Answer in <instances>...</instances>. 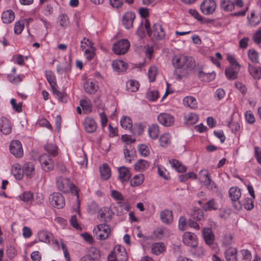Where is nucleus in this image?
Segmentation results:
<instances>
[{"mask_svg": "<svg viewBox=\"0 0 261 261\" xmlns=\"http://www.w3.org/2000/svg\"><path fill=\"white\" fill-rule=\"evenodd\" d=\"M56 185L59 190L64 193H68L71 192L76 197L77 204L76 207L74 209L75 212L78 213L79 216L80 214V201L79 190L76 186L71 183L68 178L63 177H59L56 179Z\"/></svg>", "mask_w": 261, "mask_h": 261, "instance_id": "f257e3e1", "label": "nucleus"}, {"mask_svg": "<svg viewBox=\"0 0 261 261\" xmlns=\"http://www.w3.org/2000/svg\"><path fill=\"white\" fill-rule=\"evenodd\" d=\"M172 63L174 67L179 69H188L194 66L192 59L183 55L175 56L172 59Z\"/></svg>", "mask_w": 261, "mask_h": 261, "instance_id": "f03ea898", "label": "nucleus"}, {"mask_svg": "<svg viewBox=\"0 0 261 261\" xmlns=\"http://www.w3.org/2000/svg\"><path fill=\"white\" fill-rule=\"evenodd\" d=\"M93 45L92 42L86 38L81 41V48L84 52V56L88 61L91 60L95 56V48Z\"/></svg>", "mask_w": 261, "mask_h": 261, "instance_id": "7ed1b4c3", "label": "nucleus"}, {"mask_svg": "<svg viewBox=\"0 0 261 261\" xmlns=\"http://www.w3.org/2000/svg\"><path fill=\"white\" fill-rule=\"evenodd\" d=\"M229 196L234 208L237 210L243 208L242 202L239 199L241 196V190L237 187H232L229 190Z\"/></svg>", "mask_w": 261, "mask_h": 261, "instance_id": "20e7f679", "label": "nucleus"}, {"mask_svg": "<svg viewBox=\"0 0 261 261\" xmlns=\"http://www.w3.org/2000/svg\"><path fill=\"white\" fill-rule=\"evenodd\" d=\"M93 231L98 239L103 240L109 237L111 233V229L108 224L103 223L97 225Z\"/></svg>", "mask_w": 261, "mask_h": 261, "instance_id": "39448f33", "label": "nucleus"}, {"mask_svg": "<svg viewBox=\"0 0 261 261\" xmlns=\"http://www.w3.org/2000/svg\"><path fill=\"white\" fill-rule=\"evenodd\" d=\"M130 46L129 42L127 39H121L118 41L113 45V51L117 55L125 54Z\"/></svg>", "mask_w": 261, "mask_h": 261, "instance_id": "423d86ee", "label": "nucleus"}, {"mask_svg": "<svg viewBox=\"0 0 261 261\" xmlns=\"http://www.w3.org/2000/svg\"><path fill=\"white\" fill-rule=\"evenodd\" d=\"M9 149L10 152L16 158H21L23 155L22 144L18 140H14L10 142Z\"/></svg>", "mask_w": 261, "mask_h": 261, "instance_id": "0eeeda50", "label": "nucleus"}, {"mask_svg": "<svg viewBox=\"0 0 261 261\" xmlns=\"http://www.w3.org/2000/svg\"><path fill=\"white\" fill-rule=\"evenodd\" d=\"M51 204L57 208H63L65 205V200L62 194L55 192L49 197Z\"/></svg>", "mask_w": 261, "mask_h": 261, "instance_id": "6e6552de", "label": "nucleus"}, {"mask_svg": "<svg viewBox=\"0 0 261 261\" xmlns=\"http://www.w3.org/2000/svg\"><path fill=\"white\" fill-rule=\"evenodd\" d=\"M111 253H113V255L117 261H126L128 259V255L125 248L120 245H115L114 250Z\"/></svg>", "mask_w": 261, "mask_h": 261, "instance_id": "1a4fd4ad", "label": "nucleus"}, {"mask_svg": "<svg viewBox=\"0 0 261 261\" xmlns=\"http://www.w3.org/2000/svg\"><path fill=\"white\" fill-rule=\"evenodd\" d=\"M216 8V3L214 0H204L200 5V10L205 15L213 13Z\"/></svg>", "mask_w": 261, "mask_h": 261, "instance_id": "9d476101", "label": "nucleus"}, {"mask_svg": "<svg viewBox=\"0 0 261 261\" xmlns=\"http://www.w3.org/2000/svg\"><path fill=\"white\" fill-rule=\"evenodd\" d=\"M158 121L162 125L166 127L171 126L174 122V116L168 113H161L157 117Z\"/></svg>", "mask_w": 261, "mask_h": 261, "instance_id": "9b49d317", "label": "nucleus"}, {"mask_svg": "<svg viewBox=\"0 0 261 261\" xmlns=\"http://www.w3.org/2000/svg\"><path fill=\"white\" fill-rule=\"evenodd\" d=\"M39 161L42 168L45 171H49L53 169L54 162L49 155L46 153L41 154L39 157Z\"/></svg>", "mask_w": 261, "mask_h": 261, "instance_id": "f8f14e48", "label": "nucleus"}, {"mask_svg": "<svg viewBox=\"0 0 261 261\" xmlns=\"http://www.w3.org/2000/svg\"><path fill=\"white\" fill-rule=\"evenodd\" d=\"M182 242L186 246L195 248L197 245V238L194 233L187 231L182 235Z\"/></svg>", "mask_w": 261, "mask_h": 261, "instance_id": "ddd939ff", "label": "nucleus"}, {"mask_svg": "<svg viewBox=\"0 0 261 261\" xmlns=\"http://www.w3.org/2000/svg\"><path fill=\"white\" fill-rule=\"evenodd\" d=\"M118 179L121 183H126L130 180L132 174L128 168L121 166L118 168Z\"/></svg>", "mask_w": 261, "mask_h": 261, "instance_id": "4468645a", "label": "nucleus"}, {"mask_svg": "<svg viewBox=\"0 0 261 261\" xmlns=\"http://www.w3.org/2000/svg\"><path fill=\"white\" fill-rule=\"evenodd\" d=\"M135 14L132 12L125 13L122 17V23L125 29L129 30L133 28Z\"/></svg>", "mask_w": 261, "mask_h": 261, "instance_id": "2eb2a0df", "label": "nucleus"}, {"mask_svg": "<svg viewBox=\"0 0 261 261\" xmlns=\"http://www.w3.org/2000/svg\"><path fill=\"white\" fill-rule=\"evenodd\" d=\"M85 92L89 94H94L98 89L97 82L95 80H87L84 84Z\"/></svg>", "mask_w": 261, "mask_h": 261, "instance_id": "dca6fc26", "label": "nucleus"}, {"mask_svg": "<svg viewBox=\"0 0 261 261\" xmlns=\"http://www.w3.org/2000/svg\"><path fill=\"white\" fill-rule=\"evenodd\" d=\"M240 66H230L226 68L225 70V74L229 80H234L238 77L240 71Z\"/></svg>", "mask_w": 261, "mask_h": 261, "instance_id": "f3484780", "label": "nucleus"}, {"mask_svg": "<svg viewBox=\"0 0 261 261\" xmlns=\"http://www.w3.org/2000/svg\"><path fill=\"white\" fill-rule=\"evenodd\" d=\"M0 131L4 135H8L12 131L11 122L6 117L0 118Z\"/></svg>", "mask_w": 261, "mask_h": 261, "instance_id": "a211bd4d", "label": "nucleus"}, {"mask_svg": "<svg viewBox=\"0 0 261 261\" xmlns=\"http://www.w3.org/2000/svg\"><path fill=\"white\" fill-rule=\"evenodd\" d=\"M153 34L154 38L157 40L163 39L165 36V31L160 23H155L153 25L152 31L151 34Z\"/></svg>", "mask_w": 261, "mask_h": 261, "instance_id": "6ab92c4d", "label": "nucleus"}, {"mask_svg": "<svg viewBox=\"0 0 261 261\" xmlns=\"http://www.w3.org/2000/svg\"><path fill=\"white\" fill-rule=\"evenodd\" d=\"M85 130L88 133H94L97 128L95 120L90 117L86 118L83 123Z\"/></svg>", "mask_w": 261, "mask_h": 261, "instance_id": "aec40b11", "label": "nucleus"}, {"mask_svg": "<svg viewBox=\"0 0 261 261\" xmlns=\"http://www.w3.org/2000/svg\"><path fill=\"white\" fill-rule=\"evenodd\" d=\"M24 174L29 178H31L35 174L34 165L32 162H26L23 166Z\"/></svg>", "mask_w": 261, "mask_h": 261, "instance_id": "412c9836", "label": "nucleus"}, {"mask_svg": "<svg viewBox=\"0 0 261 261\" xmlns=\"http://www.w3.org/2000/svg\"><path fill=\"white\" fill-rule=\"evenodd\" d=\"M162 222L165 224H170L173 221V213L172 211L166 209L160 213Z\"/></svg>", "mask_w": 261, "mask_h": 261, "instance_id": "4be33fe9", "label": "nucleus"}, {"mask_svg": "<svg viewBox=\"0 0 261 261\" xmlns=\"http://www.w3.org/2000/svg\"><path fill=\"white\" fill-rule=\"evenodd\" d=\"M112 65L114 70L119 73L125 71L127 68V64L120 60L114 61Z\"/></svg>", "mask_w": 261, "mask_h": 261, "instance_id": "5701e85b", "label": "nucleus"}, {"mask_svg": "<svg viewBox=\"0 0 261 261\" xmlns=\"http://www.w3.org/2000/svg\"><path fill=\"white\" fill-rule=\"evenodd\" d=\"M183 104L191 109H196L198 107V102L196 99L192 96H187L183 99Z\"/></svg>", "mask_w": 261, "mask_h": 261, "instance_id": "b1692460", "label": "nucleus"}, {"mask_svg": "<svg viewBox=\"0 0 261 261\" xmlns=\"http://www.w3.org/2000/svg\"><path fill=\"white\" fill-rule=\"evenodd\" d=\"M165 249L166 246L163 242L154 243L151 246V253L156 255L161 254Z\"/></svg>", "mask_w": 261, "mask_h": 261, "instance_id": "393cba45", "label": "nucleus"}, {"mask_svg": "<svg viewBox=\"0 0 261 261\" xmlns=\"http://www.w3.org/2000/svg\"><path fill=\"white\" fill-rule=\"evenodd\" d=\"M248 70L250 75L254 79L259 80L261 79V68L259 66L249 64Z\"/></svg>", "mask_w": 261, "mask_h": 261, "instance_id": "a878e982", "label": "nucleus"}, {"mask_svg": "<svg viewBox=\"0 0 261 261\" xmlns=\"http://www.w3.org/2000/svg\"><path fill=\"white\" fill-rule=\"evenodd\" d=\"M248 21L251 26H255L261 21V14L259 13H255L253 11L250 16L247 17Z\"/></svg>", "mask_w": 261, "mask_h": 261, "instance_id": "bb28decb", "label": "nucleus"}, {"mask_svg": "<svg viewBox=\"0 0 261 261\" xmlns=\"http://www.w3.org/2000/svg\"><path fill=\"white\" fill-rule=\"evenodd\" d=\"M11 172L16 179L20 180L23 177V168L21 169L20 165L18 164L13 165L12 167Z\"/></svg>", "mask_w": 261, "mask_h": 261, "instance_id": "cd10ccee", "label": "nucleus"}, {"mask_svg": "<svg viewBox=\"0 0 261 261\" xmlns=\"http://www.w3.org/2000/svg\"><path fill=\"white\" fill-rule=\"evenodd\" d=\"M76 162L77 164H79L81 166L85 165L86 167L87 166L88 164V160L87 156L84 151L82 150H79L76 153Z\"/></svg>", "mask_w": 261, "mask_h": 261, "instance_id": "c85d7f7f", "label": "nucleus"}, {"mask_svg": "<svg viewBox=\"0 0 261 261\" xmlns=\"http://www.w3.org/2000/svg\"><path fill=\"white\" fill-rule=\"evenodd\" d=\"M15 18L14 12L11 10H8L4 11L2 15V20L5 23L12 22Z\"/></svg>", "mask_w": 261, "mask_h": 261, "instance_id": "c756f323", "label": "nucleus"}, {"mask_svg": "<svg viewBox=\"0 0 261 261\" xmlns=\"http://www.w3.org/2000/svg\"><path fill=\"white\" fill-rule=\"evenodd\" d=\"M121 126L125 129H128L130 132L133 133V122L131 118L128 116H124L120 119Z\"/></svg>", "mask_w": 261, "mask_h": 261, "instance_id": "7c9ffc66", "label": "nucleus"}, {"mask_svg": "<svg viewBox=\"0 0 261 261\" xmlns=\"http://www.w3.org/2000/svg\"><path fill=\"white\" fill-rule=\"evenodd\" d=\"M171 166L178 172H185L187 168L180 162L176 159H172L169 161Z\"/></svg>", "mask_w": 261, "mask_h": 261, "instance_id": "2f4dec72", "label": "nucleus"}, {"mask_svg": "<svg viewBox=\"0 0 261 261\" xmlns=\"http://www.w3.org/2000/svg\"><path fill=\"white\" fill-rule=\"evenodd\" d=\"M148 134L151 139H156L159 134V127L158 125L153 124L149 126L148 128Z\"/></svg>", "mask_w": 261, "mask_h": 261, "instance_id": "473e14b6", "label": "nucleus"}, {"mask_svg": "<svg viewBox=\"0 0 261 261\" xmlns=\"http://www.w3.org/2000/svg\"><path fill=\"white\" fill-rule=\"evenodd\" d=\"M203 235L205 243L208 245H212L214 241V235L211 229L204 228L203 230Z\"/></svg>", "mask_w": 261, "mask_h": 261, "instance_id": "72a5a7b5", "label": "nucleus"}, {"mask_svg": "<svg viewBox=\"0 0 261 261\" xmlns=\"http://www.w3.org/2000/svg\"><path fill=\"white\" fill-rule=\"evenodd\" d=\"M139 84L134 80H129L126 83V90L129 92H135L138 91Z\"/></svg>", "mask_w": 261, "mask_h": 261, "instance_id": "f704fd0d", "label": "nucleus"}, {"mask_svg": "<svg viewBox=\"0 0 261 261\" xmlns=\"http://www.w3.org/2000/svg\"><path fill=\"white\" fill-rule=\"evenodd\" d=\"M237 249L234 248H228L225 253V258L227 261H237Z\"/></svg>", "mask_w": 261, "mask_h": 261, "instance_id": "c9c22d12", "label": "nucleus"}, {"mask_svg": "<svg viewBox=\"0 0 261 261\" xmlns=\"http://www.w3.org/2000/svg\"><path fill=\"white\" fill-rule=\"evenodd\" d=\"M149 167L148 162L144 160H139L134 165L135 170L137 171H143Z\"/></svg>", "mask_w": 261, "mask_h": 261, "instance_id": "e433bc0d", "label": "nucleus"}, {"mask_svg": "<svg viewBox=\"0 0 261 261\" xmlns=\"http://www.w3.org/2000/svg\"><path fill=\"white\" fill-rule=\"evenodd\" d=\"M198 120V116L194 113H189L184 117L185 123L189 125H193L196 123Z\"/></svg>", "mask_w": 261, "mask_h": 261, "instance_id": "4c0bfd02", "label": "nucleus"}, {"mask_svg": "<svg viewBox=\"0 0 261 261\" xmlns=\"http://www.w3.org/2000/svg\"><path fill=\"white\" fill-rule=\"evenodd\" d=\"M171 136L169 133L163 134L159 139L160 145L163 147L167 146L171 143Z\"/></svg>", "mask_w": 261, "mask_h": 261, "instance_id": "58836bf2", "label": "nucleus"}, {"mask_svg": "<svg viewBox=\"0 0 261 261\" xmlns=\"http://www.w3.org/2000/svg\"><path fill=\"white\" fill-rule=\"evenodd\" d=\"M38 237L40 242L49 243L51 234L45 230H41L38 232Z\"/></svg>", "mask_w": 261, "mask_h": 261, "instance_id": "ea45409f", "label": "nucleus"}, {"mask_svg": "<svg viewBox=\"0 0 261 261\" xmlns=\"http://www.w3.org/2000/svg\"><path fill=\"white\" fill-rule=\"evenodd\" d=\"M219 205L214 199H211L205 203L202 207L205 211L216 210L218 208Z\"/></svg>", "mask_w": 261, "mask_h": 261, "instance_id": "a19ab883", "label": "nucleus"}, {"mask_svg": "<svg viewBox=\"0 0 261 261\" xmlns=\"http://www.w3.org/2000/svg\"><path fill=\"white\" fill-rule=\"evenodd\" d=\"M100 175L102 179L107 180L111 176V170L107 164H103L102 166L100 168Z\"/></svg>", "mask_w": 261, "mask_h": 261, "instance_id": "79ce46f5", "label": "nucleus"}, {"mask_svg": "<svg viewBox=\"0 0 261 261\" xmlns=\"http://www.w3.org/2000/svg\"><path fill=\"white\" fill-rule=\"evenodd\" d=\"M45 76L47 82L49 83L51 88L57 86L56 76L51 71H46Z\"/></svg>", "mask_w": 261, "mask_h": 261, "instance_id": "37998d69", "label": "nucleus"}, {"mask_svg": "<svg viewBox=\"0 0 261 261\" xmlns=\"http://www.w3.org/2000/svg\"><path fill=\"white\" fill-rule=\"evenodd\" d=\"M144 179V175L142 174H138L135 175L130 180V185L132 187L138 186L141 185Z\"/></svg>", "mask_w": 261, "mask_h": 261, "instance_id": "c03bdc74", "label": "nucleus"}, {"mask_svg": "<svg viewBox=\"0 0 261 261\" xmlns=\"http://www.w3.org/2000/svg\"><path fill=\"white\" fill-rule=\"evenodd\" d=\"M19 199L25 203H30L33 199V194L30 191H25L19 195Z\"/></svg>", "mask_w": 261, "mask_h": 261, "instance_id": "a18cd8bd", "label": "nucleus"}, {"mask_svg": "<svg viewBox=\"0 0 261 261\" xmlns=\"http://www.w3.org/2000/svg\"><path fill=\"white\" fill-rule=\"evenodd\" d=\"M26 20H21L15 22L14 32L15 34L19 35L21 33L24 28Z\"/></svg>", "mask_w": 261, "mask_h": 261, "instance_id": "49530a36", "label": "nucleus"}, {"mask_svg": "<svg viewBox=\"0 0 261 261\" xmlns=\"http://www.w3.org/2000/svg\"><path fill=\"white\" fill-rule=\"evenodd\" d=\"M248 57L249 60L253 63H258V54L254 49H250L248 51Z\"/></svg>", "mask_w": 261, "mask_h": 261, "instance_id": "de8ad7c7", "label": "nucleus"}, {"mask_svg": "<svg viewBox=\"0 0 261 261\" xmlns=\"http://www.w3.org/2000/svg\"><path fill=\"white\" fill-rule=\"evenodd\" d=\"M221 7L225 11H231L234 8V5L230 0H221Z\"/></svg>", "mask_w": 261, "mask_h": 261, "instance_id": "09e8293b", "label": "nucleus"}, {"mask_svg": "<svg viewBox=\"0 0 261 261\" xmlns=\"http://www.w3.org/2000/svg\"><path fill=\"white\" fill-rule=\"evenodd\" d=\"M45 150L53 156H55L58 153L57 146L52 143L47 144L44 146Z\"/></svg>", "mask_w": 261, "mask_h": 261, "instance_id": "8fccbe9b", "label": "nucleus"}, {"mask_svg": "<svg viewBox=\"0 0 261 261\" xmlns=\"http://www.w3.org/2000/svg\"><path fill=\"white\" fill-rule=\"evenodd\" d=\"M80 106L86 113H89L91 111V103L90 100L82 99L80 101Z\"/></svg>", "mask_w": 261, "mask_h": 261, "instance_id": "3c124183", "label": "nucleus"}, {"mask_svg": "<svg viewBox=\"0 0 261 261\" xmlns=\"http://www.w3.org/2000/svg\"><path fill=\"white\" fill-rule=\"evenodd\" d=\"M158 73V70L155 66H151L148 71V79L150 82H153L155 81L156 75Z\"/></svg>", "mask_w": 261, "mask_h": 261, "instance_id": "603ef678", "label": "nucleus"}, {"mask_svg": "<svg viewBox=\"0 0 261 261\" xmlns=\"http://www.w3.org/2000/svg\"><path fill=\"white\" fill-rule=\"evenodd\" d=\"M254 198L246 197L242 202L243 207L247 210H251L254 207L253 199Z\"/></svg>", "mask_w": 261, "mask_h": 261, "instance_id": "864d4df0", "label": "nucleus"}, {"mask_svg": "<svg viewBox=\"0 0 261 261\" xmlns=\"http://www.w3.org/2000/svg\"><path fill=\"white\" fill-rule=\"evenodd\" d=\"M24 77V75L23 74H19L16 76L13 74H9L8 75V80L11 83L14 84H17L20 83Z\"/></svg>", "mask_w": 261, "mask_h": 261, "instance_id": "5fc2aeb1", "label": "nucleus"}, {"mask_svg": "<svg viewBox=\"0 0 261 261\" xmlns=\"http://www.w3.org/2000/svg\"><path fill=\"white\" fill-rule=\"evenodd\" d=\"M178 227V229L182 231L188 229V221L187 222L185 217L182 216L179 218Z\"/></svg>", "mask_w": 261, "mask_h": 261, "instance_id": "6e6d98bb", "label": "nucleus"}, {"mask_svg": "<svg viewBox=\"0 0 261 261\" xmlns=\"http://www.w3.org/2000/svg\"><path fill=\"white\" fill-rule=\"evenodd\" d=\"M146 98L151 101H154L159 98V93L156 90L149 91L146 93Z\"/></svg>", "mask_w": 261, "mask_h": 261, "instance_id": "4d7b16f0", "label": "nucleus"}, {"mask_svg": "<svg viewBox=\"0 0 261 261\" xmlns=\"http://www.w3.org/2000/svg\"><path fill=\"white\" fill-rule=\"evenodd\" d=\"M242 259L244 261H250L252 258V255L250 251L247 249H243L241 251Z\"/></svg>", "mask_w": 261, "mask_h": 261, "instance_id": "13d9d810", "label": "nucleus"}, {"mask_svg": "<svg viewBox=\"0 0 261 261\" xmlns=\"http://www.w3.org/2000/svg\"><path fill=\"white\" fill-rule=\"evenodd\" d=\"M138 150L140 153L144 156H147L149 153L148 147L145 144L139 145Z\"/></svg>", "mask_w": 261, "mask_h": 261, "instance_id": "bf43d9fd", "label": "nucleus"}, {"mask_svg": "<svg viewBox=\"0 0 261 261\" xmlns=\"http://www.w3.org/2000/svg\"><path fill=\"white\" fill-rule=\"evenodd\" d=\"M192 217L193 219L197 221H200L204 217L203 213L201 210H195L192 214Z\"/></svg>", "mask_w": 261, "mask_h": 261, "instance_id": "052dcab7", "label": "nucleus"}, {"mask_svg": "<svg viewBox=\"0 0 261 261\" xmlns=\"http://www.w3.org/2000/svg\"><path fill=\"white\" fill-rule=\"evenodd\" d=\"M11 105L13 109L16 112L19 113L22 111V103L21 102H19L17 103L16 102V100L14 98H12L10 100Z\"/></svg>", "mask_w": 261, "mask_h": 261, "instance_id": "680f3d73", "label": "nucleus"}, {"mask_svg": "<svg viewBox=\"0 0 261 261\" xmlns=\"http://www.w3.org/2000/svg\"><path fill=\"white\" fill-rule=\"evenodd\" d=\"M51 89L53 90V92L54 95H55L57 96L58 100L60 101L63 102L65 94L63 92H60L58 90L57 86H55V88H54V87L52 88Z\"/></svg>", "mask_w": 261, "mask_h": 261, "instance_id": "e2e57ef3", "label": "nucleus"}, {"mask_svg": "<svg viewBox=\"0 0 261 261\" xmlns=\"http://www.w3.org/2000/svg\"><path fill=\"white\" fill-rule=\"evenodd\" d=\"M70 222L71 225L74 228L76 229H80L81 228L80 224L78 223L76 215H74L72 216L70 218Z\"/></svg>", "mask_w": 261, "mask_h": 261, "instance_id": "0e129e2a", "label": "nucleus"}, {"mask_svg": "<svg viewBox=\"0 0 261 261\" xmlns=\"http://www.w3.org/2000/svg\"><path fill=\"white\" fill-rule=\"evenodd\" d=\"M228 126L231 129L233 133H236L240 128V124L238 122L230 121L228 123Z\"/></svg>", "mask_w": 261, "mask_h": 261, "instance_id": "69168bd1", "label": "nucleus"}, {"mask_svg": "<svg viewBox=\"0 0 261 261\" xmlns=\"http://www.w3.org/2000/svg\"><path fill=\"white\" fill-rule=\"evenodd\" d=\"M225 92L223 89H218L215 92V97L218 100H221L225 96Z\"/></svg>", "mask_w": 261, "mask_h": 261, "instance_id": "338daca9", "label": "nucleus"}, {"mask_svg": "<svg viewBox=\"0 0 261 261\" xmlns=\"http://www.w3.org/2000/svg\"><path fill=\"white\" fill-rule=\"evenodd\" d=\"M223 244L226 246H229L233 243V237L231 234H227L224 236L223 240Z\"/></svg>", "mask_w": 261, "mask_h": 261, "instance_id": "774afa93", "label": "nucleus"}]
</instances>
